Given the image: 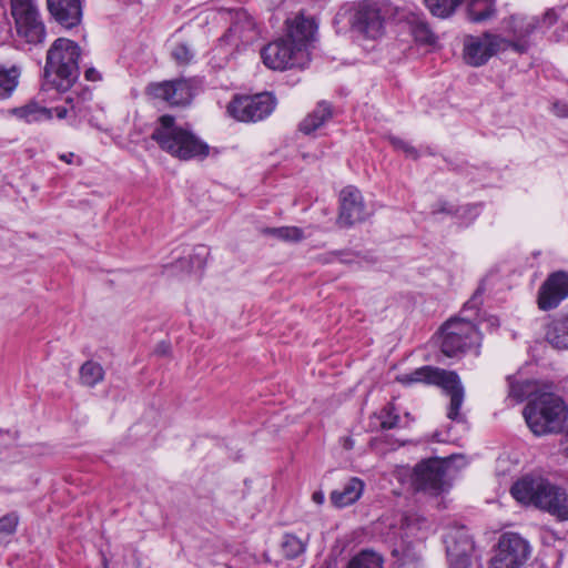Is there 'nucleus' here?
<instances>
[{"label":"nucleus","instance_id":"f257e3e1","mask_svg":"<svg viewBox=\"0 0 568 568\" xmlns=\"http://www.w3.org/2000/svg\"><path fill=\"white\" fill-rule=\"evenodd\" d=\"M513 497L523 505H534L559 520H568V494L541 476L527 475L510 489Z\"/></svg>","mask_w":568,"mask_h":568},{"label":"nucleus","instance_id":"f03ea898","mask_svg":"<svg viewBox=\"0 0 568 568\" xmlns=\"http://www.w3.org/2000/svg\"><path fill=\"white\" fill-rule=\"evenodd\" d=\"M151 140L162 151L180 160L203 159L210 153L207 143L191 130L176 125L175 118L170 114H163L158 119Z\"/></svg>","mask_w":568,"mask_h":568},{"label":"nucleus","instance_id":"7ed1b4c3","mask_svg":"<svg viewBox=\"0 0 568 568\" xmlns=\"http://www.w3.org/2000/svg\"><path fill=\"white\" fill-rule=\"evenodd\" d=\"M81 48L67 38H58L47 52L44 72L58 91H68L78 80Z\"/></svg>","mask_w":568,"mask_h":568},{"label":"nucleus","instance_id":"20e7f679","mask_svg":"<svg viewBox=\"0 0 568 568\" xmlns=\"http://www.w3.org/2000/svg\"><path fill=\"white\" fill-rule=\"evenodd\" d=\"M524 417L535 435L558 433L567 420L568 408L559 396L544 393L526 405Z\"/></svg>","mask_w":568,"mask_h":568},{"label":"nucleus","instance_id":"39448f33","mask_svg":"<svg viewBox=\"0 0 568 568\" xmlns=\"http://www.w3.org/2000/svg\"><path fill=\"white\" fill-rule=\"evenodd\" d=\"M399 8L387 0H362L353 7L352 27L366 38L377 39L384 34L385 21L397 19Z\"/></svg>","mask_w":568,"mask_h":568},{"label":"nucleus","instance_id":"423d86ee","mask_svg":"<svg viewBox=\"0 0 568 568\" xmlns=\"http://www.w3.org/2000/svg\"><path fill=\"white\" fill-rule=\"evenodd\" d=\"M508 49L518 53L527 52V44L524 42H510L508 39L491 32H484L481 36H467L464 40V59L467 64L480 67L487 61Z\"/></svg>","mask_w":568,"mask_h":568},{"label":"nucleus","instance_id":"0eeeda50","mask_svg":"<svg viewBox=\"0 0 568 568\" xmlns=\"http://www.w3.org/2000/svg\"><path fill=\"white\" fill-rule=\"evenodd\" d=\"M17 34L30 45L43 44L47 29L36 0H10Z\"/></svg>","mask_w":568,"mask_h":568},{"label":"nucleus","instance_id":"6e6552de","mask_svg":"<svg viewBox=\"0 0 568 568\" xmlns=\"http://www.w3.org/2000/svg\"><path fill=\"white\" fill-rule=\"evenodd\" d=\"M201 89V79L182 77L151 82L145 88V94L152 100L164 102L170 106H187Z\"/></svg>","mask_w":568,"mask_h":568},{"label":"nucleus","instance_id":"1a4fd4ad","mask_svg":"<svg viewBox=\"0 0 568 568\" xmlns=\"http://www.w3.org/2000/svg\"><path fill=\"white\" fill-rule=\"evenodd\" d=\"M480 339V333L471 322L454 318L442 327L440 349L447 357H453L478 347Z\"/></svg>","mask_w":568,"mask_h":568},{"label":"nucleus","instance_id":"9d476101","mask_svg":"<svg viewBox=\"0 0 568 568\" xmlns=\"http://www.w3.org/2000/svg\"><path fill=\"white\" fill-rule=\"evenodd\" d=\"M261 57L268 69L283 71L303 68L307 62L308 53L303 52L284 36L266 44L261 51Z\"/></svg>","mask_w":568,"mask_h":568},{"label":"nucleus","instance_id":"9b49d317","mask_svg":"<svg viewBox=\"0 0 568 568\" xmlns=\"http://www.w3.org/2000/svg\"><path fill=\"white\" fill-rule=\"evenodd\" d=\"M276 101L270 93L234 98L226 108L230 116L241 122H257L267 118L275 109Z\"/></svg>","mask_w":568,"mask_h":568},{"label":"nucleus","instance_id":"f8f14e48","mask_svg":"<svg viewBox=\"0 0 568 568\" xmlns=\"http://www.w3.org/2000/svg\"><path fill=\"white\" fill-rule=\"evenodd\" d=\"M447 463L439 458H429L420 462L414 468L412 485L415 490L437 496L447 489Z\"/></svg>","mask_w":568,"mask_h":568},{"label":"nucleus","instance_id":"ddd939ff","mask_svg":"<svg viewBox=\"0 0 568 568\" xmlns=\"http://www.w3.org/2000/svg\"><path fill=\"white\" fill-rule=\"evenodd\" d=\"M529 555L528 542L519 535L508 532L500 537L497 552L491 558L489 568H520Z\"/></svg>","mask_w":568,"mask_h":568},{"label":"nucleus","instance_id":"4468645a","mask_svg":"<svg viewBox=\"0 0 568 568\" xmlns=\"http://www.w3.org/2000/svg\"><path fill=\"white\" fill-rule=\"evenodd\" d=\"M368 215L361 191L352 185L344 187L339 193L337 224L342 227H349L365 221Z\"/></svg>","mask_w":568,"mask_h":568},{"label":"nucleus","instance_id":"2eb2a0df","mask_svg":"<svg viewBox=\"0 0 568 568\" xmlns=\"http://www.w3.org/2000/svg\"><path fill=\"white\" fill-rule=\"evenodd\" d=\"M568 297V273L559 271L550 274L538 291L537 304L542 311L556 308Z\"/></svg>","mask_w":568,"mask_h":568},{"label":"nucleus","instance_id":"dca6fc26","mask_svg":"<svg viewBox=\"0 0 568 568\" xmlns=\"http://www.w3.org/2000/svg\"><path fill=\"white\" fill-rule=\"evenodd\" d=\"M285 37L296 47H300L303 52L307 53V48L315 40L317 32V23L314 18L298 13L293 18H288L285 21Z\"/></svg>","mask_w":568,"mask_h":568},{"label":"nucleus","instance_id":"f3484780","mask_svg":"<svg viewBox=\"0 0 568 568\" xmlns=\"http://www.w3.org/2000/svg\"><path fill=\"white\" fill-rule=\"evenodd\" d=\"M256 36V26L253 18L246 11H239L227 32L220 39V43L237 47L240 43L253 41Z\"/></svg>","mask_w":568,"mask_h":568},{"label":"nucleus","instance_id":"a211bd4d","mask_svg":"<svg viewBox=\"0 0 568 568\" xmlns=\"http://www.w3.org/2000/svg\"><path fill=\"white\" fill-rule=\"evenodd\" d=\"M52 18L63 28L72 29L82 20L81 0H47Z\"/></svg>","mask_w":568,"mask_h":568},{"label":"nucleus","instance_id":"6ab92c4d","mask_svg":"<svg viewBox=\"0 0 568 568\" xmlns=\"http://www.w3.org/2000/svg\"><path fill=\"white\" fill-rule=\"evenodd\" d=\"M452 377L454 378V372L427 365L416 368L410 373L398 375L396 381L405 386L422 383L440 387L443 383L454 382V379L447 381V378Z\"/></svg>","mask_w":568,"mask_h":568},{"label":"nucleus","instance_id":"aec40b11","mask_svg":"<svg viewBox=\"0 0 568 568\" xmlns=\"http://www.w3.org/2000/svg\"><path fill=\"white\" fill-rule=\"evenodd\" d=\"M545 338L555 349L568 351V310L547 324Z\"/></svg>","mask_w":568,"mask_h":568},{"label":"nucleus","instance_id":"412c9836","mask_svg":"<svg viewBox=\"0 0 568 568\" xmlns=\"http://www.w3.org/2000/svg\"><path fill=\"white\" fill-rule=\"evenodd\" d=\"M364 481L357 477L348 479L341 490L331 494V501L336 507H346L359 499L364 491Z\"/></svg>","mask_w":568,"mask_h":568},{"label":"nucleus","instance_id":"4be33fe9","mask_svg":"<svg viewBox=\"0 0 568 568\" xmlns=\"http://www.w3.org/2000/svg\"><path fill=\"white\" fill-rule=\"evenodd\" d=\"M396 20L399 22L405 21L408 24L409 31L415 40L419 42H430L433 33L420 14L407 11L406 9H399Z\"/></svg>","mask_w":568,"mask_h":568},{"label":"nucleus","instance_id":"5701e85b","mask_svg":"<svg viewBox=\"0 0 568 568\" xmlns=\"http://www.w3.org/2000/svg\"><path fill=\"white\" fill-rule=\"evenodd\" d=\"M538 19L535 17H510L508 20V31L513 34L514 40L510 42H524L529 49L527 38L537 29Z\"/></svg>","mask_w":568,"mask_h":568},{"label":"nucleus","instance_id":"b1692460","mask_svg":"<svg viewBox=\"0 0 568 568\" xmlns=\"http://www.w3.org/2000/svg\"><path fill=\"white\" fill-rule=\"evenodd\" d=\"M453 379V377L450 378ZM450 397L447 416L452 420H462L460 407L464 402V387L458 375L454 372V382L443 383L440 386Z\"/></svg>","mask_w":568,"mask_h":568},{"label":"nucleus","instance_id":"393cba45","mask_svg":"<svg viewBox=\"0 0 568 568\" xmlns=\"http://www.w3.org/2000/svg\"><path fill=\"white\" fill-rule=\"evenodd\" d=\"M333 115L332 106L329 103L322 101L317 106L307 114L300 123V131L305 134H311L327 122Z\"/></svg>","mask_w":568,"mask_h":568},{"label":"nucleus","instance_id":"a878e982","mask_svg":"<svg viewBox=\"0 0 568 568\" xmlns=\"http://www.w3.org/2000/svg\"><path fill=\"white\" fill-rule=\"evenodd\" d=\"M12 114L28 123L43 122L52 119V110L30 101L23 106L12 109Z\"/></svg>","mask_w":568,"mask_h":568},{"label":"nucleus","instance_id":"bb28decb","mask_svg":"<svg viewBox=\"0 0 568 568\" xmlns=\"http://www.w3.org/2000/svg\"><path fill=\"white\" fill-rule=\"evenodd\" d=\"M495 0H468L467 18L469 21L480 23L495 17Z\"/></svg>","mask_w":568,"mask_h":568},{"label":"nucleus","instance_id":"cd10ccee","mask_svg":"<svg viewBox=\"0 0 568 568\" xmlns=\"http://www.w3.org/2000/svg\"><path fill=\"white\" fill-rule=\"evenodd\" d=\"M21 67L0 64V100L11 97L19 84Z\"/></svg>","mask_w":568,"mask_h":568},{"label":"nucleus","instance_id":"c85d7f7f","mask_svg":"<svg viewBox=\"0 0 568 568\" xmlns=\"http://www.w3.org/2000/svg\"><path fill=\"white\" fill-rule=\"evenodd\" d=\"M308 538L302 539L294 534L283 535L280 547L286 559H296L306 551Z\"/></svg>","mask_w":568,"mask_h":568},{"label":"nucleus","instance_id":"c756f323","mask_svg":"<svg viewBox=\"0 0 568 568\" xmlns=\"http://www.w3.org/2000/svg\"><path fill=\"white\" fill-rule=\"evenodd\" d=\"M471 545L468 539L462 540V546L457 544L447 546V556L452 568H468L470 565L469 550Z\"/></svg>","mask_w":568,"mask_h":568},{"label":"nucleus","instance_id":"7c9ffc66","mask_svg":"<svg viewBox=\"0 0 568 568\" xmlns=\"http://www.w3.org/2000/svg\"><path fill=\"white\" fill-rule=\"evenodd\" d=\"M103 378H104V369L97 362L87 361L80 367V382L84 386L94 387L97 384L102 382Z\"/></svg>","mask_w":568,"mask_h":568},{"label":"nucleus","instance_id":"2f4dec72","mask_svg":"<svg viewBox=\"0 0 568 568\" xmlns=\"http://www.w3.org/2000/svg\"><path fill=\"white\" fill-rule=\"evenodd\" d=\"M170 54L175 64L183 68L193 63L195 59V50L186 41H179L174 43Z\"/></svg>","mask_w":568,"mask_h":568},{"label":"nucleus","instance_id":"473e14b6","mask_svg":"<svg viewBox=\"0 0 568 568\" xmlns=\"http://www.w3.org/2000/svg\"><path fill=\"white\" fill-rule=\"evenodd\" d=\"M345 568H383V558L372 550H363L355 555Z\"/></svg>","mask_w":568,"mask_h":568},{"label":"nucleus","instance_id":"72a5a7b5","mask_svg":"<svg viewBox=\"0 0 568 568\" xmlns=\"http://www.w3.org/2000/svg\"><path fill=\"white\" fill-rule=\"evenodd\" d=\"M263 234L285 242H300L304 239L302 229L296 226L267 227Z\"/></svg>","mask_w":568,"mask_h":568},{"label":"nucleus","instance_id":"f704fd0d","mask_svg":"<svg viewBox=\"0 0 568 568\" xmlns=\"http://www.w3.org/2000/svg\"><path fill=\"white\" fill-rule=\"evenodd\" d=\"M209 255L210 248L206 245H196L189 261L181 258L170 268L184 267V265L190 263L192 268L202 270L207 263Z\"/></svg>","mask_w":568,"mask_h":568},{"label":"nucleus","instance_id":"c9c22d12","mask_svg":"<svg viewBox=\"0 0 568 568\" xmlns=\"http://www.w3.org/2000/svg\"><path fill=\"white\" fill-rule=\"evenodd\" d=\"M432 14L447 18L454 13L463 0H424Z\"/></svg>","mask_w":568,"mask_h":568},{"label":"nucleus","instance_id":"e433bc0d","mask_svg":"<svg viewBox=\"0 0 568 568\" xmlns=\"http://www.w3.org/2000/svg\"><path fill=\"white\" fill-rule=\"evenodd\" d=\"M18 523L19 518L14 513L0 518V544L4 542L9 536L16 532Z\"/></svg>","mask_w":568,"mask_h":568},{"label":"nucleus","instance_id":"4c0bfd02","mask_svg":"<svg viewBox=\"0 0 568 568\" xmlns=\"http://www.w3.org/2000/svg\"><path fill=\"white\" fill-rule=\"evenodd\" d=\"M530 394V383H510L509 397L516 403L523 402Z\"/></svg>","mask_w":568,"mask_h":568},{"label":"nucleus","instance_id":"58836bf2","mask_svg":"<svg viewBox=\"0 0 568 568\" xmlns=\"http://www.w3.org/2000/svg\"><path fill=\"white\" fill-rule=\"evenodd\" d=\"M381 418V426L383 429L395 428L399 423V416L395 413V407L393 405L385 407Z\"/></svg>","mask_w":568,"mask_h":568},{"label":"nucleus","instance_id":"ea45409f","mask_svg":"<svg viewBox=\"0 0 568 568\" xmlns=\"http://www.w3.org/2000/svg\"><path fill=\"white\" fill-rule=\"evenodd\" d=\"M400 520H402L403 526L408 529L414 526H416L419 529L422 527V523L425 521L424 519L417 517L416 515H408V514L403 515Z\"/></svg>","mask_w":568,"mask_h":568},{"label":"nucleus","instance_id":"a19ab883","mask_svg":"<svg viewBox=\"0 0 568 568\" xmlns=\"http://www.w3.org/2000/svg\"><path fill=\"white\" fill-rule=\"evenodd\" d=\"M552 112L559 118H568V103L557 101L552 104Z\"/></svg>","mask_w":568,"mask_h":568},{"label":"nucleus","instance_id":"79ce46f5","mask_svg":"<svg viewBox=\"0 0 568 568\" xmlns=\"http://www.w3.org/2000/svg\"><path fill=\"white\" fill-rule=\"evenodd\" d=\"M50 109L52 110V118L55 115L59 119H64L69 112V109L64 105H58Z\"/></svg>","mask_w":568,"mask_h":568},{"label":"nucleus","instance_id":"37998d69","mask_svg":"<svg viewBox=\"0 0 568 568\" xmlns=\"http://www.w3.org/2000/svg\"><path fill=\"white\" fill-rule=\"evenodd\" d=\"M84 77L88 81H98L101 79L100 73L94 68L87 69Z\"/></svg>","mask_w":568,"mask_h":568},{"label":"nucleus","instance_id":"c03bdc74","mask_svg":"<svg viewBox=\"0 0 568 568\" xmlns=\"http://www.w3.org/2000/svg\"><path fill=\"white\" fill-rule=\"evenodd\" d=\"M403 152L408 158H412V159H417L418 158L417 150L413 145H410L409 143L407 145H405V148L403 149Z\"/></svg>","mask_w":568,"mask_h":568},{"label":"nucleus","instance_id":"a18cd8bd","mask_svg":"<svg viewBox=\"0 0 568 568\" xmlns=\"http://www.w3.org/2000/svg\"><path fill=\"white\" fill-rule=\"evenodd\" d=\"M390 143L393 144V146L397 150H400L403 151V149L405 148V145H407L408 143L405 142L404 140L399 139V138H395V136H392L389 139Z\"/></svg>","mask_w":568,"mask_h":568},{"label":"nucleus","instance_id":"49530a36","mask_svg":"<svg viewBox=\"0 0 568 568\" xmlns=\"http://www.w3.org/2000/svg\"><path fill=\"white\" fill-rule=\"evenodd\" d=\"M67 103L70 104V110L73 111L74 114L81 112V108L79 105V99L77 98V103H74V99L71 97L67 98Z\"/></svg>","mask_w":568,"mask_h":568},{"label":"nucleus","instance_id":"de8ad7c7","mask_svg":"<svg viewBox=\"0 0 568 568\" xmlns=\"http://www.w3.org/2000/svg\"><path fill=\"white\" fill-rule=\"evenodd\" d=\"M324 494L321 490L314 491L312 495V500L317 505H322L324 503Z\"/></svg>","mask_w":568,"mask_h":568},{"label":"nucleus","instance_id":"09e8293b","mask_svg":"<svg viewBox=\"0 0 568 568\" xmlns=\"http://www.w3.org/2000/svg\"><path fill=\"white\" fill-rule=\"evenodd\" d=\"M75 158V154L72 153V152H69V153H62L59 155V159L68 164H71L73 163V160Z\"/></svg>","mask_w":568,"mask_h":568},{"label":"nucleus","instance_id":"8fccbe9b","mask_svg":"<svg viewBox=\"0 0 568 568\" xmlns=\"http://www.w3.org/2000/svg\"><path fill=\"white\" fill-rule=\"evenodd\" d=\"M561 445H562L565 453L568 455V433L565 435Z\"/></svg>","mask_w":568,"mask_h":568},{"label":"nucleus","instance_id":"3c124183","mask_svg":"<svg viewBox=\"0 0 568 568\" xmlns=\"http://www.w3.org/2000/svg\"><path fill=\"white\" fill-rule=\"evenodd\" d=\"M158 352L161 354H166V345H164V344L159 345Z\"/></svg>","mask_w":568,"mask_h":568}]
</instances>
